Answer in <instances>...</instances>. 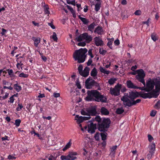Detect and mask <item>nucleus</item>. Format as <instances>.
Instances as JSON below:
<instances>
[{"label":"nucleus","instance_id":"e433bc0d","mask_svg":"<svg viewBox=\"0 0 160 160\" xmlns=\"http://www.w3.org/2000/svg\"><path fill=\"white\" fill-rule=\"evenodd\" d=\"M117 146L115 145L112 146V148H110V149H111L110 154H114L115 150L117 149Z\"/></svg>","mask_w":160,"mask_h":160},{"label":"nucleus","instance_id":"412c9836","mask_svg":"<svg viewBox=\"0 0 160 160\" xmlns=\"http://www.w3.org/2000/svg\"><path fill=\"white\" fill-rule=\"evenodd\" d=\"M101 112L102 115H107L109 114L108 110L105 107H102L101 109Z\"/></svg>","mask_w":160,"mask_h":160},{"label":"nucleus","instance_id":"a19ab883","mask_svg":"<svg viewBox=\"0 0 160 160\" xmlns=\"http://www.w3.org/2000/svg\"><path fill=\"white\" fill-rule=\"evenodd\" d=\"M21 122V120L19 119H16L15 121V125L16 127H18L20 126Z\"/></svg>","mask_w":160,"mask_h":160},{"label":"nucleus","instance_id":"5fc2aeb1","mask_svg":"<svg viewBox=\"0 0 160 160\" xmlns=\"http://www.w3.org/2000/svg\"><path fill=\"white\" fill-rule=\"evenodd\" d=\"M129 99L127 97H123L121 98V100L123 101V103H124L125 102H126V101H127L128 100H129Z\"/></svg>","mask_w":160,"mask_h":160},{"label":"nucleus","instance_id":"c85d7f7f","mask_svg":"<svg viewBox=\"0 0 160 160\" xmlns=\"http://www.w3.org/2000/svg\"><path fill=\"white\" fill-rule=\"evenodd\" d=\"M95 26V23L94 22H92L88 26V30L92 32L93 30V29Z\"/></svg>","mask_w":160,"mask_h":160},{"label":"nucleus","instance_id":"9b49d317","mask_svg":"<svg viewBox=\"0 0 160 160\" xmlns=\"http://www.w3.org/2000/svg\"><path fill=\"white\" fill-rule=\"evenodd\" d=\"M139 96V92L137 91H131L129 92V94L128 96V97L132 101H133L137 98Z\"/></svg>","mask_w":160,"mask_h":160},{"label":"nucleus","instance_id":"cd10ccee","mask_svg":"<svg viewBox=\"0 0 160 160\" xmlns=\"http://www.w3.org/2000/svg\"><path fill=\"white\" fill-rule=\"evenodd\" d=\"M99 70L101 72L104 74H106L108 75L109 73V72L108 71H107L106 69L104 68L102 66L100 67Z\"/></svg>","mask_w":160,"mask_h":160},{"label":"nucleus","instance_id":"4d7b16f0","mask_svg":"<svg viewBox=\"0 0 160 160\" xmlns=\"http://www.w3.org/2000/svg\"><path fill=\"white\" fill-rule=\"evenodd\" d=\"M7 71H8V73L9 75H11V74L13 73V71L12 69H8Z\"/></svg>","mask_w":160,"mask_h":160},{"label":"nucleus","instance_id":"ddd939ff","mask_svg":"<svg viewBox=\"0 0 160 160\" xmlns=\"http://www.w3.org/2000/svg\"><path fill=\"white\" fill-rule=\"evenodd\" d=\"M126 86L129 88L130 89H138L139 88L138 86H136L131 80H128L126 82Z\"/></svg>","mask_w":160,"mask_h":160},{"label":"nucleus","instance_id":"37998d69","mask_svg":"<svg viewBox=\"0 0 160 160\" xmlns=\"http://www.w3.org/2000/svg\"><path fill=\"white\" fill-rule=\"evenodd\" d=\"M23 107V106L22 104H19L18 105V107L16 108V110L18 111H21Z\"/></svg>","mask_w":160,"mask_h":160},{"label":"nucleus","instance_id":"5701e85b","mask_svg":"<svg viewBox=\"0 0 160 160\" xmlns=\"http://www.w3.org/2000/svg\"><path fill=\"white\" fill-rule=\"evenodd\" d=\"M49 8L47 4L43 6V11L44 13L45 14H48V16H49V14H50V12L49 11Z\"/></svg>","mask_w":160,"mask_h":160},{"label":"nucleus","instance_id":"b1692460","mask_svg":"<svg viewBox=\"0 0 160 160\" xmlns=\"http://www.w3.org/2000/svg\"><path fill=\"white\" fill-rule=\"evenodd\" d=\"M75 119L76 120H77L78 122L80 123L84 121L83 117L79 116L78 115H76L75 117Z\"/></svg>","mask_w":160,"mask_h":160},{"label":"nucleus","instance_id":"6e6d98bb","mask_svg":"<svg viewBox=\"0 0 160 160\" xmlns=\"http://www.w3.org/2000/svg\"><path fill=\"white\" fill-rule=\"evenodd\" d=\"M77 45L78 46L84 47L86 45V43L85 42H79Z\"/></svg>","mask_w":160,"mask_h":160},{"label":"nucleus","instance_id":"774afa93","mask_svg":"<svg viewBox=\"0 0 160 160\" xmlns=\"http://www.w3.org/2000/svg\"><path fill=\"white\" fill-rule=\"evenodd\" d=\"M155 106H157L158 108H160V100H158L156 103Z\"/></svg>","mask_w":160,"mask_h":160},{"label":"nucleus","instance_id":"e2e57ef3","mask_svg":"<svg viewBox=\"0 0 160 160\" xmlns=\"http://www.w3.org/2000/svg\"><path fill=\"white\" fill-rule=\"evenodd\" d=\"M92 59L91 58L89 59L88 61V62H87V65L88 66H89L91 65L92 63Z\"/></svg>","mask_w":160,"mask_h":160},{"label":"nucleus","instance_id":"1a4fd4ad","mask_svg":"<svg viewBox=\"0 0 160 160\" xmlns=\"http://www.w3.org/2000/svg\"><path fill=\"white\" fill-rule=\"evenodd\" d=\"M97 128V125L96 123H93L91 122L89 125H88V131L89 133L93 134L95 133V130Z\"/></svg>","mask_w":160,"mask_h":160},{"label":"nucleus","instance_id":"6e6552de","mask_svg":"<svg viewBox=\"0 0 160 160\" xmlns=\"http://www.w3.org/2000/svg\"><path fill=\"white\" fill-rule=\"evenodd\" d=\"M155 90H153L152 91L150 92V96L152 98L153 97L155 98H157L159 94L160 91V82L159 81H157L156 85L155 87Z\"/></svg>","mask_w":160,"mask_h":160},{"label":"nucleus","instance_id":"8fccbe9b","mask_svg":"<svg viewBox=\"0 0 160 160\" xmlns=\"http://www.w3.org/2000/svg\"><path fill=\"white\" fill-rule=\"evenodd\" d=\"M157 113V112L155 110H152L151 112L150 115L152 117H154Z\"/></svg>","mask_w":160,"mask_h":160},{"label":"nucleus","instance_id":"dca6fc26","mask_svg":"<svg viewBox=\"0 0 160 160\" xmlns=\"http://www.w3.org/2000/svg\"><path fill=\"white\" fill-rule=\"evenodd\" d=\"M32 39L34 41V46L36 47H37L38 44L40 42V38L39 37H32Z\"/></svg>","mask_w":160,"mask_h":160},{"label":"nucleus","instance_id":"2f4dec72","mask_svg":"<svg viewBox=\"0 0 160 160\" xmlns=\"http://www.w3.org/2000/svg\"><path fill=\"white\" fill-rule=\"evenodd\" d=\"M84 40L82 34H81L79 36L76 37L75 40H77L78 42H80Z\"/></svg>","mask_w":160,"mask_h":160},{"label":"nucleus","instance_id":"f3484780","mask_svg":"<svg viewBox=\"0 0 160 160\" xmlns=\"http://www.w3.org/2000/svg\"><path fill=\"white\" fill-rule=\"evenodd\" d=\"M89 68L86 67L85 68L84 70L82 71V72L81 73V74H80V75L83 77H86L89 75Z\"/></svg>","mask_w":160,"mask_h":160},{"label":"nucleus","instance_id":"69168bd1","mask_svg":"<svg viewBox=\"0 0 160 160\" xmlns=\"http://www.w3.org/2000/svg\"><path fill=\"white\" fill-rule=\"evenodd\" d=\"M53 96L55 98H58L60 96V94L58 93H54Z\"/></svg>","mask_w":160,"mask_h":160},{"label":"nucleus","instance_id":"c756f323","mask_svg":"<svg viewBox=\"0 0 160 160\" xmlns=\"http://www.w3.org/2000/svg\"><path fill=\"white\" fill-rule=\"evenodd\" d=\"M79 18L81 20L84 24H86L88 22V20L86 18L79 16Z\"/></svg>","mask_w":160,"mask_h":160},{"label":"nucleus","instance_id":"4468645a","mask_svg":"<svg viewBox=\"0 0 160 160\" xmlns=\"http://www.w3.org/2000/svg\"><path fill=\"white\" fill-rule=\"evenodd\" d=\"M77 155L76 152H70L68 153V154L67 155L68 157V158L69 159L68 160H74L77 158V157L75 156Z\"/></svg>","mask_w":160,"mask_h":160},{"label":"nucleus","instance_id":"473e14b6","mask_svg":"<svg viewBox=\"0 0 160 160\" xmlns=\"http://www.w3.org/2000/svg\"><path fill=\"white\" fill-rule=\"evenodd\" d=\"M124 110L122 108H118L117 109L116 112L117 114H120L124 112Z\"/></svg>","mask_w":160,"mask_h":160},{"label":"nucleus","instance_id":"bf43d9fd","mask_svg":"<svg viewBox=\"0 0 160 160\" xmlns=\"http://www.w3.org/2000/svg\"><path fill=\"white\" fill-rule=\"evenodd\" d=\"M114 44L116 46H118L120 44L119 41L118 39L114 41Z\"/></svg>","mask_w":160,"mask_h":160},{"label":"nucleus","instance_id":"a211bd4d","mask_svg":"<svg viewBox=\"0 0 160 160\" xmlns=\"http://www.w3.org/2000/svg\"><path fill=\"white\" fill-rule=\"evenodd\" d=\"M155 143L153 142L149 145V152L150 153L154 154L155 150Z\"/></svg>","mask_w":160,"mask_h":160},{"label":"nucleus","instance_id":"052dcab7","mask_svg":"<svg viewBox=\"0 0 160 160\" xmlns=\"http://www.w3.org/2000/svg\"><path fill=\"white\" fill-rule=\"evenodd\" d=\"M3 89H8L11 90H13V88L11 86L9 87H7L6 86H4L3 87Z\"/></svg>","mask_w":160,"mask_h":160},{"label":"nucleus","instance_id":"de8ad7c7","mask_svg":"<svg viewBox=\"0 0 160 160\" xmlns=\"http://www.w3.org/2000/svg\"><path fill=\"white\" fill-rule=\"evenodd\" d=\"M81 113L82 115L89 116L88 113L87 111L86 112L84 110H82L81 111Z\"/></svg>","mask_w":160,"mask_h":160},{"label":"nucleus","instance_id":"f257e3e1","mask_svg":"<svg viewBox=\"0 0 160 160\" xmlns=\"http://www.w3.org/2000/svg\"><path fill=\"white\" fill-rule=\"evenodd\" d=\"M87 96L85 99L88 102L96 101L106 102L107 98L102 95L101 93L97 90H88L87 92Z\"/></svg>","mask_w":160,"mask_h":160},{"label":"nucleus","instance_id":"864d4df0","mask_svg":"<svg viewBox=\"0 0 160 160\" xmlns=\"http://www.w3.org/2000/svg\"><path fill=\"white\" fill-rule=\"evenodd\" d=\"M76 85L78 88L81 89V88L80 82H79V81L78 80H77Z\"/></svg>","mask_w":160,"mask_h":160},{"label":"nucleus","instance_id":"423d86ee","mask_svg":"<svg viewBox=\"0 0 160 160\" xmlns=\"http://www.w3.org/2000/svg\"><path fill=\"white\" fill-rule=\"evenodd\" d=\"M85 86L86 88L88 89H91L94 86L97 88H100L99 83L92 79L90 77L86 80L85 82Z\"/></svg>","mask_w":160,"mask_h":160},{"label":"nucleus","instance_id":"58836bf2","mask_svg":"<svg viewBox=\"0 0 160 160\" xmlns=\"http://www.w3.org/2000/svg\"><path fill=\"white\" fill-rule=\"evenodd\" d=\"M141 101V99H137L136 100H133V101H132V105H135L137 103H139Z\"/></svg>","mask_w":160,"mask_h":160},{"label":"nucleus","instance_id":"4be33fe9","mask_svg":"<svg viewBox=\"0 0 160 160\" xmlns=\"http://www.w3.org/2000/svg\"><path fill=\"white\" fill-rule=\"evenodd\" d=\"M107 39L108 41V42L107 43V46L110 49H112V45L114 40V38H108Z\"/></svg>","mask_w":160,"mask_h":160},{"label":"nucleus","instance_id":"680f3d73","mask_svg":"<svg viewBox=\"0 0 160 160\" xmlns=\"http://www.w3.org/2000/svg\"><path fill=\"white\" fill-rule=\"evenodd\" d=\"M22 60L23 59L22 58H21L19 57L18 58L16 59V61L18 62L17 63H21Z\"/></svg>","mask_w":160,"mask_h":160},{"label":"nucleus","instance_id":"09e8293b","mask_svg":"<svg viewBox=\"0 0 160 160\" xmlns=\"http://www.w3.org/2000/svg\"><path fill=\"white\" fill-rule=\"evenodd\" d=\"M52 39L55 41H57L58 40V38L57 37V34L55 32L53 33V35L52 36Z\"/></svg>","mask_w":160,"mask_h":160},{"label":"nucleus","instance_id":"393cba45","mask_svg":"<svg viewBox=\"0 0 160 160\" xmlns=\"http://www.w3.org/2000/svg\"><path fill=\"white\" fill-rule=\"evenodd\" d=\"M98 72L95 68H94L91 72V75L93 77H95L97 75Z\"/></svg>","mask_w":160,"mask_h":160},{"label":"nucleus","instance_id":"0eeeda50","mask_svg":"<svg viewBox=\"0 0 160 160\" xmlns=\"http://www.w3.org/2000/svg\"><path fill=\"white\" fill-rule=\"evenodd\" d=\"M122 85L119 83L117 84L114 88H111L110 89V94L112 95L118 96L120 94V90L122 88Z\"/></svg>","mask_w":160,"mask_h":160},{"label":"nucleus","instance_id":"f03ea898","mask_svg":"<svg viewBox=\"0 0 160 160\" xmlns=\"http://www.w3.org/2000/svg\"><path fill=\"white\" fill-rule=\"evenodd\" d=\"M93 120L98 122L97 129L99 131L102 132H105L108 131L111 122L109 118H101L100 116L98 115Z\"/></svg>","mask_w":160,"mask_h":160},{"label":"nucleus","instance_id":"c9c22d12","mask_svg":"<svg viewBox=\"0 0 160 160\" xmlns=\"http://www.w3.org/2000/svg\"><path fill=\"white\" fill-rule=\"evenodd\" d=\"M151 37L152 39L154 42H155L158 39V38L157 37V35L155 33H153L152 34Z\"/></svg>","mask_w":160,"mask_h":160},{"label":"nucleus","instance_id":"2eb2a0df","mask_svg":"<svg viewBox=\"0 0 160 160\" xmlns=\"http://www.w3.org/2000/svg\"><path fill=\"white\" fill-rule=\"evenodd\" d=\"M82 35L84 39L87 41V42L89 43L92 41V38L91 35H89L87 33H82Z\"/></svg>","mask_w":160,"mask_h":160},{"label":"nucleus","instance_id":"79ce46f5","mask_svg":"<svg viewBox=\"0 0 160 160\" xmlns=\"http://www.w3.org/2000/svg\"><path fill=\"white\" fill-rule=\"evenodd\" d=\"M100 135V133L99 132H97L95 135L94 138L95 140L97 141H98L99 139V136Z\"/></svg>","mask_w":160,"mask_h":160},{"label":"nucleus","instance_id":"3c124183","mask_svg":"<svg viewBox=\"0 0 160 160\" xmlns=\"http://www.w3.org/2000/svg\"><path fill=\"white\" fill-rule=\"evenodd\" d=\"M99 52L100 54L102 55H105L107 52V51L105 50H103L101 51V49L100 48L99 49Z\"/></svg>","mask_w":160,"mask_h":160},{"label":"nucleus","instance_id":"338daca9","mask_svg":"<svg viewBox=\"0 0 160 160\" xmlns=\"http://www.w3.org/2000/svg\"><path fill=\"white\" fill-rule=\"evenodd\" d=\"M48 25L50 26V27L53 29H54L55 28V26L53 25V24L52 23H48Z\"/></svg>","mask_w":160,"mask_h":160},{"label":"nucleus","instance_id":"4c0bfd02","mask_svg":"<svg viewBox=\"0 0 160 160\" xmlns=\"http://www.w3.org/2000/svg\"><path fill=\"white\" fill-rule=\"evenodd\" d=\"M101 7V4L100 3H97L95 5V10L96 12L98 11Z\"/></svg>","mask_w":160,"mask_h":160},{"label":"nucleus","instance_id":"f704fd0d","mask_svg":"<svg viewBox=\"0 0 160 160\" xmlns=\"http://www.w3.org/2000/svg\"><path fill=\"white\" fill-rule=\"evenodd\" d=\"M101 136L102 140L104 141L106 139L107 133L106 132L101 133Z\"/></svg>","mask_w":160,"mask_h":160},{"label":"nucleus","instance_id":"72a5a7b5","mask_svg":"<svg viewBox=\"0 0 160 160\" xmlns=\"http://www.w3.org/2000/svg\"><path fill=\"white\" fill-rule=\"evenodd\" d=\"M71 144V140L69 142L67 143V144L65 145L64 147L63 148V151H65L67 149L70 148Z\"/></svg>","mask_w":160,"mask_h":160},{"label":"nucleus","instance_id":"a878e982","mask_svg":"<svg viewBox=\"0 0 160 160\" xmlns=\"http://www.w3.org/2000/svg\"><path fill=\"white\" fill-rule=\"evenodd\" d=\"M14 88L18 92H19L22 89V87L17 83L14 85Z\"/></svg>","mask_w":160,"mask_h":160},{"label":"nucleus","instance_id":"49530a36","mask_svg":"<svg viewBox=\"0 0 160 160\" xmlns=\"http://www.w3.org/2000/svg\"><path fill=\"white\" fill-rule=\"evenodd\" d=\"M68 157L67 156L62 155L61 156L60 159L61 160H69L68 158Z\"/></svg>","mask_w":160,"mask_h":160},{"label":"nucleus","instance_id":"39448f33","mask_svg":"<svg viewBox=\"0 0 160 160\" xmlns=\"http://www.w3.org/2000/svg\"><path fill=\"white\" fill-rule=\"evenodd\" d=\"M137 75H136V79L139 82L142 83L145 86L146 84L144 78L145 76V73L142 69H140L136 71Z\"/></svg>","mask_w":160,"mask_h":160},{"label":"nucleus","instance_id":"6ab92c4d","mask_svg":"<svg viewBox=\"0 0 160 160\" xmlns=\"http://www.w3.org/2000/svg\"><path fill=\"white\" fill-rule=\"evenodd\" d=\"M95 33H97L98 35H102L103 33V29L102 27L98 26L95 29L94 31Z\"/></svg>","mask_w":160,"mask_h":160},{"label":"nucleus","instance_id":"f8f14e48","mask_svg":"<svg viewBox=\"0 0 160 160\" xmlns=\"http://www.w3.org/2000/svg\"><path fill=\"white\" fill-rule=\"evenodd\" d=\"M94 42L96 46H103L104 43L102 39L99 36L96 37L94 38Z\"/></svg>","mask_w":160,"mask_h":160},{"label":"nucleus","instance_id":"9d476101","mask_svg":"<svg viewBox=\"0 0 160 160\" xmlns=\"http://www.w3.org/2000/svg\"><path fill=\"white\" fill-rule=\"evenodd\" d=\"M87 111L88 112L89 116H94L97 114V107L96 106H92L88 108Z\"/></svg>","mask_w":160,"mask_h":160},{"label":"nucleus","instance_id":"aec40b11","mask_svg":"<svg viewBox=\"0 0 160 160\" xmlns=\"http://www.w3.org/2000/svg\"><path fill=\"white\" fill-rule=\"evenodd\" d=\"M150 95V92L147 93H142L139 94V96L140 97L144 99L147 98H151L152 96H151Z\"/></svg>","mask_w":160,"mask_h":160},{"label":"nucleus","instance_id":"c03bdc74","mask_svg":"<svg viewBox=\"0 0 160 160\" xmlns=\"http://www.w3.org/2000/svg\"><path fill=\"white\" fill-rule=\"evenodd\" d=\"M57 157L53 156L52 155H51L48 158V160H56Z\"/></svg>","mask_w":160,"mask_h":160},{"label":"nucleus","instance_id":"603ef678","mask_svg":"<svg viewBox=\"0 0 160 160\" xmlns=\"http://www.w3.org/2000/svg\"><path fill=\"white\" fill-rule=\"evenodd\" d=\"M148 140L150 142H152V141L154 139L153 138L150 134H148Z\"/></svg>","mask_w":160,"mask_h":160},{"label":"nucleus","instance_id":"7ed1b4c3","mask_svg":"<svg viewBox=\"0 0 160 160\" xmlns=\"http://www.w3.org/2000/svg\"><path fill=\"white\" fill-rule=\"evenodd\" d=\"M87 51V49L86 48L76 50L73 54L75 60L77 61L78 63H79L84 62L86 57L85 54Z\"/></svg>","mask_w":160,"mask_h":160},{"label":"nucleus","instance_id":"bb28decb","mask_svg":"<svg viewBox=\"0 0 160 160\" xmlns=\"http://www.w3.org/2000/svg\"><path fill=\"white\" fill-rule=\"evenodd\" d=\"M123 104L125 107H126V106H128L129 107L133 106L132 101H131L130 99H129L126 102L124 103Z\"/></svg>","mask_w":160,"mask_h":160},{"label":"nucleus","instance_id":"ea45409f","mask_svg":"<svg viewBox=\"0 0 160 160\" xmlns=\"http://www.w3.org/2000/svg\"><path fill=\"white\" fill-rule=\"evenodd\" d=\"M28 75L27 74H24L23 72H22L20 73L18 76L20 77L27 78L28 77Z\"/></svg>","mask_w":160,"mask_h":160},{"label":"nucleus","instance_id":"0e129e2a","mask_svg":"<svg viewBox=\"0 0 160 160\" xmlns=\"http://www.w3.org/2000/svg\"><path fill=\"white\" fill-rule=\"evenodd\" d=\"M7 30L4 28H2V31L1 32V34L2 35H4L6 33Z\"/></svg>","mask_w":160,"mask_h":160},{"label":"nucleus","instance_id":"a18cd8bd","mask_svg":"<svg viewBox=\"0 0 160 160\" xmlns=\"http://www.w3.org/2000/svg\"><path fill=\"white\" fill-rule=\"evenodd\" d=\"M83 67L82 65H80L78 67V70L79 73L81 74V73L82 72Z\"/></svg>","mask_w":160,"mask_h":160},{"label":"nucleus","instance_id":"20e7f679","mask_svg":"<svg viewBox=\"0 0 160 160\" xmlns=\"http://www.w3.org/2000/svg\"><path fill=\"white\" fill-rule=\"evenodd\" d=\"M160 82V78L157 77L156 78H153L152 79L149 78L146 81V86L144 90L147 92H149L152 90L154 88V86H156L157 81Z\"/></svg>","mask_w":160,"mask_h":160},{"label":"nucleus","instance_id":"13d9d810","mask_svg":"<svg viewBox=\"0 0 160 160\" xmlns=\"http://www.w3.org/2000/svg\"><path fill=\"white\" fill-rule=\"evenodd\" d=\"M8 158L9 160H13L16 158V157L11 155H9L8 156Z\"/></svg>","mask_w":160,"mask_h":160},{"label":"nucleus","instance_id":"7c9ffc66","mask_svg":"<svg viewBox=\"0 0 160 160\" xmlns=\"http://www.w3.org/2000/svg\"><path fill=\"white\" fill-rule=\"evenodd\" d=\"M117 79L115 78H111L108 81V82L110 85H112L114 84L117 81Z\"/></svg>","mask_w":160,"mask_h":160}]
</instances>
